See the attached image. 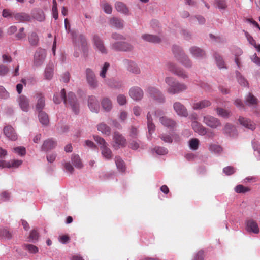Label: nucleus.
<instances>
[{
    "label": "nucleus",
    "instance_id": "obj_1",
    "mask_svg": "<svg viewBox=\"0 0 260 260\" xmlns=\"http://www.w3.org/2000/svg\"><path fill=\"white\" fill-rule=\"evenodd\" d=\"M63 100L66 107L70 106L72 110L76 114L79 112V105L77 102V99L73 92L68 93V97L66 95V91L64 89H62L60 92V98L57 95H54L53 98L54 102L58 104Z\"/></svg>",
    "mask_w": 260,
    "mask_h": 260
},
{
    "label": "nucleus",
    "instance_id": "obj_2",
    "mask_svg": "<svg viewBox=\"0 0 260 260\" xmlns=\"http://www.w3.org/2000/svg\"><path fill=\"white\" fill-rule=\"evenodd\" d=\"M165 81L168 86L167 91L169 94H175L179 93L187 89V86L186 84L177 81L173 77H166Z\"/></svg>",
    "mask_w": 260,
    "mask_h": 260
},
{
    "label": "nucleus",
    "instance_id": "obj_3",
    "mask_svg": "<svg viewBox=\"0 0 260 260\" xmlns=\"http://www.w3.org/2000/svg\"><path fill=\"white\" fill-rule=\"evenodd\" d=\"M94 140L101 145V150L102 155L107 159H110L112 157V153L110 148L108 147V144L105 140L98 136H94Z\"/></svg>",
    "mask_w": 260,
    "mask_h": 260
},
{
    "label": "nucleus",
    "instance_id": "obj_4",
    "mask_svg": "<svg viewBox=\"0 0 260 260\" xmlns=\"http://www.w3.org/2000/svg\"><path fill=\"white\" fill-rule=\"evenodd\" d=\"M147 92L150 96L159 103H164L165 101V98L162 93L156 88L150 86L147 89Z\"/></svg>",
    "mask_w": 260,
    "mask_h": 260
},
{
    "label": "nucleus",
    "instance_id": "obj_5",
    "mask_svg": "<svg viewBox=\"0 0 260 260\" xmlns=\"http://www.w3.org/2000/svg\"><path fill=\"white\" fill-rule=\"evenodd\" d=\"M173 51L174 52L175 56H176V53L178 51L180 53V56L178 57V59L186 67L189 68L191 66V63L188 57L184 54L183 52H182L179 46L175 45L173 47Z\"/></svg>",
    "mask_w": 260,
    "mask_h": 260
},
{
    "label": "nucleus",
    "instance_id": "obj_6",
    "mask_svg": "<svg viewBox=\"0 0 260 260\" xmlns=\"http://www.w3.org/2000/svg\"><path fill=\"white\" fill-rule=\"evenodd\" d=\"M86 79L90 87L92 88H95L98 86V82L94 72L90 68L86 70Z\"/></svg>",
    "mask_w": 260,
    "mask_h": 260
},
{
    "label": "nucleus",
    "instance_id": "obj_7",
    "mask_svg": "<svg viewBox=\"0 0 260 260\" xmlns=\"http://www.w3.org/2000/svg\"><path fill=\"white\" fill-rule=\"evenodd\" d=\"M203 122L206 125L212 128H216L221 126L220 120L210 115L204 116Z\"/></svg>",
    "mask_w": 260,
    "mask_h": 260
},
{
    "label": "nucleus",
    "instance_id": "obj_8",
    "mask_svg": "<svg viewBox=\"0 0 260 260\" xmlns=\"http://www.w3.org/2000/svg\"><path fill=\"white\" fill-rule=\"evenodd\" d=\"M46 53L45 49L39 48L34 55V63L36 66H41L44 62Z\"/></svg>",
    "mask_w": 260,
    "mask_h": 260
},
{
    "label": "nucleus",
    "instance_id": "obj_9",
    "mask_svg": "<svg viewBox=\"0 0 260 260\" xmlns=\"http://www.w3.org/2000/svg\"><path fill=\"white\" fill-rule=\"evenodd\" d=\"M245 229L247 231L257 234L259 232V228L256 221L250 219L247 220L245 222Z\"/></svg>",
    "mask_w": 260,
    "mask_h": 260
},
{
    "label": "nucleus",
    "instance_id": "obj_10",
    "mask_svg": "<svg viewBox=\"0 0 260 260\" xmlns=\"http://www.w3.org/2000/svg\"><path fill=\"white\" fill-rule=\"evenodd\" d=\"M168 69L178 77L183 79H185L188 77L185 72L180 68H177L175 65L172 63H169L168 64Z\"/></svg>",
    "mask_w": 260,
    "mask_h": 260
},
{
    "label": "nucleus",
    "instance_id": "obj_11",
    "mask_svg": "<svg viewBox=\"0 0 260 260\" xmlns=\"http://www.w3.org/2000/svg\"><path fill=\"white\" fill-rule=\"evenodd\" d=\"M93 42L97 50L102 53H107V50L104 46L103 41L99 36L96 35L93 36Z\"/></svg>",
    "mask_w": 260,
    "mask_h": 260
},
{
    "label": "nucleus",
    "instance_id": "obj_12",
    "mask_svg": "<svg viewBox=\"0 0 260 260\" xmlns=\"http://www.w3.org/2000/svg\"><path fill=\"white\" fill-rule=\"evenodd\" d=\"M173 108L175 112L179 116L182 117L187 116V110L185 107L180 102H175L173 104Z\"/></svg>",
    "mask_w": 260,
    "mask_h": 260
},
{
    "label": "nucleus",
    "instance_id": "obj_13",
    "mask_svg": "<svg viewBox=\"0 0 260 260\" xmlns=\"http://www.w3.org/2000/svg\"><path fill=\"white\" fill-rule=\"evenodd\" d=\"M112 47L115 50L118 51H129L132 49V46L127 43L118 41L112 44Z\"/></svg>",
    "mask_w": 260,
    "mask_h": 260
},
{
    "label": "nucleus",
    "instance_id": "obj_14",
    "mask_svg": "<svg viewBox=\"0 0 260 260\" xmlns=\"http://www.w3.org/2000/svg\"><path fill=\"white\" fill-rule=\"evenodd\" d=\"M3 132L5 135L10 140L15 141L18 138L17 135L14 129L10 125L5 126Z\"/></svg>",
    "mask_w": 260,
    "mask_h": 260
},
{
    "label": "nucleus",
    "instance_id": "obj_15",
    "mask_svg": "<svg viewBox=\"0 0 260 260\" xmlns=\"http://www.w3.org/2000/svg\"><path fill=\"white\" fill-rule=\"evenodd\" d=\"M130 96L134 100L138 101L143 96V90L138 87L132 88L129 92Z\"/></svg>",
    "mask_w": 260,
    "mask_h": 260
},
{
    "label": "nucleus",
    "instance_id": "obj_16",
    "mask_svg": "<svg viewBox=\"0 0 260 260\" xmlns=\"http://www.w3.org/2000/svg\"><path fill=\"white\" fill-rule=\"evenodd\" d=\"M57 145V143L52 139H48L43 142L41 149L43 151H48L54 149Z\"/></svg>",
    "mask_w": 260,
    "mask_h": 260
},
{
    "label": "nucleus",
    "instance_id": "obj_17",
    "mask_svg": "<svg viewBox=\"0 0 260 260\" xmlns=\"http://www.w3.org/2000/svg\"><path fill=\"white\" fill-rule=\"evenodd\" d=\"M18 104L21 110L27 112L29 108V102L28 99L24 95H20L18 99Z\"/></svg>",
    "mask_w": 260,
    "mask_h": 260
},
{
    "label": "nucleus",
    "instance_id": "obj_18",
    "mask_svg": "<svg viewBox=\"0 0 260 260\" xmlns=\"http://www.w3.org/2000/svg\"><path fill=\"white\" fill-rule=\"evenodd\" d=\"M238 121L241 125L246 128L253 130L255 128V124L249 119L243 117H239Z\"/></svg>",
    "mask_w": 260,
    "mask_h": 260
},
{
    "label": "nucleus",
    "instance_id": "obj_19",
    "mask_svg": "<svg viewBox=\"0 0 260 260\" xmlns=\"http://www.w3.org/2000/svg\"><path fill=\"white\" fill-rule=\"evenodd\" d=\"M114 142L118 145L122 147H125L126 144V140L125 138L119 132H115L113 135Z\"/></svg>",
    "mask_w": 260,
    "mask_h": 260
},
{
    "label": "nucleus",
    "instance_id": "obj_20",
    "mask_svg": "<svg viewBox=\"0 0 260 260\" xmlns=\"http://www.w3.org/2000/svg\"><path fill=\"white\" fill-rule=\"evenodd\" d=\"M15 20L19 22H29L31 20V16L27 13L19 12L13 15Z\"/></svg>",
    "mask_w": 260,
    "mask_h": 260
},
{
    "label": "nucleus",
    "instance_id": "obj_21",
    "mask_svg": "<svg viewBox=\"0 0 260 260\" xmlns=\"http://www.w3.org/2000/svg\"><path fill=\"white\" fill-rule=\"evenodd\" d=\"M37 100V103L36 104V109L39 112L42 111L45 105V98L44 96L41 94L38 93L36 95Z\"/></svg>",
    "mask_w": 260,
    "mask_h": 260
},
{
    "label": "nucleus",
    "instance_id": "obj_22",
    "mask_svg": "<svg viewBox=\"0 0 260 260\" xmlns=\"http://www.w3.org/2000/svg\"><path fill=\"white\" fill-rule=\"evenodd\" d=\"M88 106L91 111L93 112H98L99 110V102L96 98L94 96H90L88 98Z\"/></svg>",
    "mask_w": 260,
    "mask_h": 260
},
{
    "label": "nucleus",
    "instance_id": "obj_23",
    "mask_svg": "<svg viewBox=\"0 0 260 260\" xmlns=\"http://www.w3.org/2000/svg\"><path fill=\"white\" fill-rule=\"evenodd\" d=\"M160 123L165 127L169 128H173L176 126V122L173 119L166 116L159 118Z\"/></svg>",
    "mask_w": 260,
    "mask_h": 260
},
{
    "label": "nucleus",
    "instance_id": "obj_24",
    "mask_svg": "<svg viewBox=\"0 0 260 260\" xmlns=\"http://www.w3.org/2000/svg\"><path fill=\"white\" fill-rule=\"evenodd\" d=\"M211 105L210 101L204 100L201 101L195 102L192 104V108L194 110H199L208 107Z\"/></svg>",
    "mask_w": 260,
    "mask_h": 260
},
{
    "label": "nucleus",
    "instance_id": "obj_25",
    "mask_svg": "<svg viewBox=\"0 0 260 260\" xmlns=\"http://www.w3.org/2000/svg\"><path fill=\"white\" fill-rule=\"evenodd\" d=\"M192 127L196 132L201 135H205L207 133L206 128L197 121L192 122Z\"/></svg>",
    "mask_w": 260,
    "mask_h": 260
},
{
    "label": "nucleus",
    "instance_id": "obj_26",
    "mask_svg": "<svg viewBox=\"0 0 260 260\" xmlns=\"http://www.w3.org/2000/svg\"><path fill=\"white\" fill-rule=\"evenodd\" d=\"M142 38L147 42L153 43H159L161 41V39L158 36L149 34L143 35Z\"/></svg>",
    "mask_w": 260,
    "mask_h": 260
},
{
    "label": "nucleus",
    "instance_id": "obj_27",
    "mask_svg": "<svg viewBox=\"0 0 260 260\" xmlns=\"http://www.w3.org/2000/svg\"><path fill=\"white\" fill-rule=\"evenodd\" d=\"M28 39L31 46L36 47L38 45L39 38L36 32H32L30 33L28 36Z\"/></svg>",
    "mask_w": 260,
    "mask_h": 260
},
{
    "label": "nucleus",
    "instance_id": "obj_28",
    "mask_svg": "<svg viewBox=\"0 0 260 260\" xmlns=\"http://www.w3.org/2000/svg\"><path fill=\"white\" fill-rule=\"evenodd\" d=\"M115 161L117 169L120 172H124L126 169L125 163L119 156H116Z\"/></svg>",
    "mask_w": 260,
    "mask_h": 260
},
{
    "label": "nucleus",
    "instance_id": "obj_29",
    "mask_svg": "<svg viewBox=\"0 0 260 260\" xmlns=\"http://www.w3.org/2000/svg\"><path fill=\"white\" fill-rule=\"evenodd\" d=\"M39 119L40 123L44 125H47L49 122V120L48 115L43 111L39 112Z\"/></svg>",
    "mask_w": 260,
    "mask_h": 260
},
{
    "label": "nucleus",
    "instance_id": "obj_30",
    "mask_svg": "<svg viewBox=\"0 0 260 260\" xmlns=\"http://www.w3.org/2000/svg\"><path fill=\"white\" fill-rule=\"evenodd\" d=\"M101 104L103 108L106 111H109L112 109V102L110 100L107 98H105L102 100Z\"/></svg>",
    "mask_w": 260,
    "mask_h": 260
},
{
    "label": "nucleus",
    "instance_id": "obj_31",
    "mask_svg": "<svg viewBox=\"0 0 260 260\" xmlns=\"http://www.w3.org/2000/svg\"><path fill=\"white\" fill-rule=\"evenodd\" d=\"M245 101L246 103L249 105L254 106L256 105L258 103L257 99L250 93L246 95Z\"/></svg>",
    "mask_w": 260,
    "mask_h": 260
},
{
    "label": "nucleus",
    "instance_id": "obj_32",
    "mask_svg": "<svg viewBox=\"0 0 260 260\" xmlns=\"http://www.w3.org/2000/svg\"><path fill=\"white\" fill-rule=\"evenodd\" d=\"M191 53L195 57H203L205 55V52L200 48L193 47L190 49Z\"/></svg>",
    "mask_w": 260,
    "mask_h": 260
},
{
    "label": "nucleus",
    "instance_id": "obj_33",
    "mask_svg": "<svg viewBox=\"0 0 260 260\" xmlns=\"http://www.w3.org/2000/svg\"><path fill=\"white\" fill-rule=\"evenodd\" d=\"M72 162L74 166L78 169H81L83 165L80 157L78 155H73L71 158Z\"/></svg>",
    "mask_w": 260,
    "mask_h": 260
},
{
    "label": "nucleus",
    "instance_id": "obj_34",
    "mask_svg": "<svg viewBox=\"0 0 260 260\" xmlns=\"http://www.w3.org/2000/svg\"><path fill=\"white\" fill-rule=\"evenodd\" d=\"M54 67L53 64L48 65L45 71V77L46 79L50 80L53 75Z\"/></svg>",
    "mask_w": 260,
    "mask_h": 260
},
{
    "label": "nucleus",
    "instance_id": "obj_35",
    "mask_svg": "<svg viewBox=\"0 0 260 260\" xmlns=\"http://www.w3.org/2000/svg\"><path fill=\"white\" fill-rule=\"evenodd\" d=\"M115 8L118 12L121 13L127 14L128 12V10L126 6L121 2H117L115 4Z\"/></svg>",
    "mask_w": 260,
    "mask_h": 260
},
{
    "label": "nucleus",
    "instance_id": "obj_36",
    "mask_svg": "<svg viewBox=\"0 0 260 260\" xmlns=\"http://www.w3.org/2000/svg\"><path fill=\"white\" fill-rule=\"evenodd\" d=\"M98 129L107 135H109L111 133L110 128L105 123H101L98 125Z\"/></svg>",
    "mask_w": 260,
    "mask_h": 260
},
{
    "label": "nucleus",
    "instance_id": "obj_37",
    "mask_svg": "<svg viewBox=\"0 0 260 260\" xmlns=\"http://www.w3.org/2000/svg\"><path fill=\"white\" fill-rule=\"evenodd\" d=\"M209 150L212 153L220 154L222 151L223 149L221 146L219 145L212 144L209 146Z\"/></svg>",
    "mask_w": 260,
    "mask_h": 260
},
{
    "label": "nucleus",
    "instance_id": "obj_38",
    "mask_svg": "<svg viewBox=\"0 0 260 260\" xmlns=\"http://www.w3.org/2000/svg\"><path fill=\"white\" fill-rule=\"evenodd\" d=\"M110 23L111 25L115 26L117 28L123 27L122 21L117 18H113L110 19Z\"/></svg>",
    "mask_w": 260,
    "mask_h": 260
},
{
    "label": "nucleus",
    "instance_id": "obj_39",
    "mask_svg": "<svg viewBox=\"0 0 260 260\" xmlns=\"http://www.w3.org/2000/svg\"><path fill=\"white\" fill-rule=\"evenodd\" d=\"M128 70L129 72L135 74H139L140 72L139 68L134 62H128Z\"/></svg>",
    "mask_w": 260,
    "mask_h": 260
},
{
    "label": "nucleus",
    "instance_id": "obj_40",
    "mask_svg": "<svg viewBox=\"0 0 260 260\" xmlns=\"http://www.w3.org/2000/svg\"><path fill=\"white\" fill-rule=\"evenodd\" d=\"M147 119L148 131L149 133H151V132H153L154 131L155 126L152 123V119L149 112L147 114Z\"/></svg>",
    "mask_w": 260,
    "mask_h": 260
},
{
    "label": "nucleus",
    "instance_id": "obj_41",
    "mask_svg": "<svg viewBox=\"0 0 260 260\" xmlns=\"http://www.w3.org/2000/svg\"><path fill=\"white\" fill-rule=\"evenodd\" d=\"M12 235L11 233L5 229H0V239H8L11 238Z\"/></svg>",
    "mask_w": 260,
    "mask_h": 260
},
{
    "label": "nucleus",
    "instance_id": "obj_42",
    "mask_svg": "<svg viewBox=\"0 0 260 260\" xmlns=\"http://www.w3.org/2000/svg\"><path fill=\"white\" fill-rule=\"evenodd\" d=\"M199 140L197 138H193L189 141V147L190 149L196 150L198 149Z\"/></svg>",
    "mask_w": 260,
    "mask_h": 260
},
{
    "label": "nucleus",
    "instance_id": "obj_43",
    "mask_svg": "<svg viewBox=\"0 0 260 260\" xmlns=\"http://www.w3.org/2000/svg\"><path fill=\"white\" fill-rule=\"evenodd\" d=\"M217 114L223 118H228L230 116V112L223 108H217L216 109Z\"/></svg>",
    "mask_w": 260,
    "mask_h": 260
},
{
    "label": "nucleus",
    "instance_id": "obj_44",
    "mask_svg": "<svg viewBox=\"0 0 260 260\" xmlns=\"http://www.w3.org/2000/svg\"><path fill=\"white\" fill-rule=\"evenodd\" d=\"M215 58L218 67L220 69L224 68L225 67V64L222 58L219 54L216 53L215 54Z\"/></svg>",
    "mask_w": 260,
    "mask_h": 260
},
{
    "label": "nucleus",
    "instance_id": "obj_45",
    "mask_svg": "<svg viewBox=\"0 0 260 260\" xmlns=\"http://www.w3.org/2000/svg\"><path fill=\"white\" fill-rule=\"evenodd\" d=\"M235 190L238 193H245L250 191V188L247 187H244L242 185H238L236 186Z\"/></svg>",
    "mask_w": 260,
    "mask_h": 260
},
{
    "label": "nucleus",
    "instance_id": "obj_46",
    "mask_svg": "<svg viewBox=\"0 0 260 260\" xmlns=\"http://www.w3.org/2000/svg\"><path fill=\"white\" fill-rule=\"evenodd\" d=\"M25 249L30 253L35 254L38 252V248L32 244H25Z\"/></svg>",
    "mask_w": 260,
    "mask_h": 260
},
{
    "label": "nucleus",
    "instance_id": "obj_47",
    "mask_svg": "<svg viewBox=\"0 0 260 260\" xmlns=\"http://www.w3.org/2000/svg\"><path fill=\"white\" fill-rule=\"evenodd\" d=\"M52 15L53 18L55 20L58 19V15L57 11V2L56 0H53Z\"/></svg>",
    "mask_w": 260,
    "mask_h": 260
},
{
    "label": "nucleus",
    "instance_id": "obj_48",
    "mask_svg": "<svg viewBox=\"0 0 260 260\" xmlns=\"http://www.w3.org/2000/svg\"><path fill=\"white\" fill-rule=\"evenodd\" d=\"M110 66V64L108 62H105L102 68V70L100 73V76L102 78H105L106 77V74L107 72V70Z\"/></svg>",
    "mask_w": 260,
    "mask_h": 260
},
{
    "label": "nucleus",
    "instance_id": "obj_49",
    "mask_svg": "<svg viewBox=\"0 0 260 260\" xmlns=\"http://www.w3.org/2000/svg\"><path fill=\"white\" fill-rule=\"evenodd\" d=\"M140 145V142L138 140H133L129 142V147L133 150L138 149Z\"/></svg>",
    "mask_w": 260,
    "mask_h": 260
},
{
    "label": "nucleus",
    "instance_id": "obj_50",
    "mask_svg": "<svg viewBox=\"0 0 260 260\" xmlns=\"http://www.w3.org/2000/svg\"><path fill=\"white\" fill-rule=\"evenodd\" d=\"M216 4L217 7L220 9L224 10L228 7L225 0H216Z\"/></svg>",
    "mask_w": 260,
    "mask_h": 260
},
{
    "label": "nucleus",
    "instance_id": "obj_51",
    "mask_svg": "<svg viewBox=\"0 0 260 260\" xmlns=\"http://www.w3.org/2000/svg\"><path fill=\"white\" fill-rule=\"evenodd\" d=\"M9 96V93L8 92L6 91L3 86H0V98L6 99L8 98Z\"/></svg>",
    "mask_w": 260,
    "mask_h": 260
},
{
    "label": "nucleus",
    "instance_id": "obj_52",
    "mask_svg": "<svg viewBox=\"0 0 260 260\" xmlns=\"http://www.w3.org/2000/svg\"><path fill=\"white\" fill-rule=\"evenodd\" d=\"M34 18L39 21H42L45 19L44 14L43 11H40L34 14Z\"/></svg>",
    "mask_w": 260,
    "mask_h": 260
},
{
    "label": "nucleus",
    "instance_id": "obj_53",
    "mask_svg": "<svg viewBox=\"0 0 260 260\" xmlns=\"http://www.w3.org/2000/svg\"><path fill=\"white\" fill-rule=\"evenodd\" d=\"M102 7L104 9L105 13L111 14L112 11V7L108 3H104L102 4Z\"/></svg>",
    "mask_w": 260,
    "mask_h": 260
},
{
    "label": "nucleus",
    "instance_id": "obj_54",
    "mask_svg": "<svg viewBox=\"0 0 260 260\" xmlns=\"http://www.w3.org/2000/svg\"><path fill=\"white\" fill-rule=\"evenodd\" d=\"M26 37V34L24 32V28L21 27L19 29L18 33L16 34V37L18 40H21Z\"/></svg>",
    "mask_w": 260,
    "mask_h": 260
},
{
    "label": "nucleus",
    "instance_id": "obj_55",
    "mask_svg": "<svg viewBox=\"0 0 260 260\" xmlns=\"http://www.w3.org/2000/svg\"><path fill=\"white\" fill-rule=\"evenodd\" d=\"M14 151L19 155L23 156L25 154V148L23 147H17L14 148Z\"/></svg>",
    "mask_w": 260,
    "mask_h": 260
},
{
    "label": "nucleus",
    "instance_id": "obj_56",
    "mask_svg": "<svg viewBox=\"0 0 260 260\" xmlns=\"http://www.w3.org/2000/svg\"><path fill=\"white\" fill-rule=\"evenodd\" d=\"M223 172L227 175H230L234 173L235 169L231 166L225 167L223 170Z\"/></svg>",
    "mask_w": 260,
    "mask_h": 260
},
{
    "label": "nucleus",
    "instance_id": "obj_57",
    "mask_svg": "<svg viewBox=\"0 0 260 260\" xmlns=\"http://www.w3.org/2000/svg\"><path fill=\"white\" fill-rule=\"evenodd\" d=\"M155 150L156 153L159 155H165L168 153V150L164 147H158Z\"/></svg>",
    "mask_w": 260,
    "mask_h": 260
},
{
    "label": "nucleus",
    "instance_id": "obj_58",
    "mask_svg": "<svg viewBox=\"0 0 260 260\" xmlns=\"http://www.w3.org/2000/svg\"><path fill=\"white\" fill-rule=\"evenodd\" d=\"M117 102L120 105H123L126 103V97L122 94H120L117 98Z\"/></svg>",
    "mask_w": 260,
    "mask_h": 260
},
{
    "label": "nucleus",
    "instance_id": "obj_59",
    "mask_svg": "<svg viewBox=\"0 0 260 260\" xmlns=\"http://www.w3.org/2000/svg\"><path fill=\"white\" fill-rule=\"evenodd\" d=\"M138 135V131L137 128L132 126L129 130V136L132 138H136Z\"/></svg>",
    "mask_w": 260,
    "mask_h": 260
},
{
    "label": "nucleus",
    "instance_id": "obj_60",
    "mask_svg": "<svg viewBox=\"0 0 260 260\" xmlns=\"http://www.w3.org/2000/svg\"><path fill=\"white\" fill-rule=\"evenodd\" d=\"M70 238L68 235H61L58 237L59 241L63 244L67 243L69 242Z\"/></svg>",
    "mask_w": 260,
    "mask_h": 260
},
{
    "label": "nucleus",
    "instance_id": "obj_61",
    "mask_svg": "<svg viewBox=\"0 0 260 260\" xmlns=\"http://www.w3.org/2000/svg\"><path fill=\"white\" fill-rule=\"evenodd\" d=\"M238 81L239 84L243 86H248V83L245 78L241 76H238Z\"/></svg>",
    "mask_w": 260,
    "mask_h": 260
},
{
    "label": "nucleus",
    "instance_id": "obj_62",
    "mask_svg": "<svg viewBox=\"0 0 260 260\" xmlns=\"http://www.w3.org/2000/svg\"><path fill=\"white\" fill-rule=\"evenodd\" d=\"M56 157V154L52 153L47 155V160L48 162L51 163L54 161Z\"/></svg>",
    "mask_w": 260,
    "mask_h": 260
},
{
    "label": "nucleus",
    "instance_id": "obj_63",
    "mask_svg": "<svg viewBox=\"0 0 260 260\" xmlns=\"http://www.w3.org/2000/svg\"><path fill=\"white\" fill-rule=\"evenodd\" d=\"M193 260H204V252L199 251L194 256Z\"/></svg>",
    "mask_w": 260,
    "mask_h": 260
},
{
    "label": "nucleus",
    "instance_id": "obj_64",
    "mask_svg": "<svg viewBox=\"0 0 260 260\" xmlns=\"http://www.w3.org/2000/svg\"><path fill=\"white\" fill-rule=\"evenodd\" d=\"M252 61L258 66H260V58L256 54H253L251 57Z\"/></svg>",
    "mask_w": 260,
    "mask_h": 260
}]
</instances>
